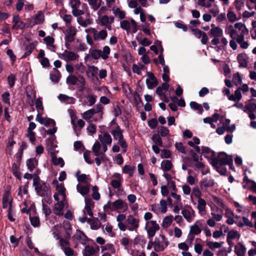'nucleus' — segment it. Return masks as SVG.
<instances>
[{
  "instance_id": "nucleus-34",
  "label": "nucleus",
  "mask_w": 256,
  "mask_h": 256,
  "mask_svg": "<svg viewBox=\"0 0 256 256\" xmlns=\"http://www.w3.org/2000/svg\"><path fill=\"white\" fill-rule=\"evenodd\" d=\"M237 236H238V238H240V234H238L237 231L234 230L230 231L227 236L226 240L228 243L230 244V240L235 238Z\"/></svg>"
},
{
  "instance_id": "nucleus-1",
  "label": "nucleus",
  "mask_w": 256,
  "mask_h": 256,
  "mask_svg": "<svg viewBox=\"0 0 256 256\" xmlns=\"http://www.w3.org/2000/svg\"><path fill=\"white\" fill-rule=\"evenodd\" d=\"M33 178V186L36 192L40 196H44L48 194L49 190V185L44 181H42L40 177L34 174Z\"/></svg>"
},
{
  "instance_id": "nucleus-15",
  "label": "nucleus",
  "mask_w": 256,
  "mask_h": 256,
  "mask_svg": "<svg viewBox=\"0 0 256 256\" xmlns=\"http://www.w3.org/2000/svg\"><path fill=\"white\" fill-rule=\"evenodd\" d=\"M98 139L102 144H106L108 145L111 144L112 142V138L111 136L106 132H102L98 136Z\"/></svg>"
},
{
  "instance_id": "nucleus-20",
  "label": "nucleus",
  "mask_w": 256,
  "mask_h": 256,
  "mask_svg": "<svg viewBox=\"0 0 256 256\" xmlns=\"http://www.w3.org/2000/svg\"><path fill=\"white\" fill-rule=\"evenodd\" d=\"M210 36L214 38H220L223 35V30L220 27L211 28L210 31Z\"/></svg>"
},
{
  "instance_id": "nucleus-10",
  "label": "nucleus",
  "mask_w": 256,
  "mask_h": 256,
  "mask_svg": "<svg viewBox=\"0 0 256 256\" xmlns=\"http://www.w3.org/2000/svg\"><path fill=\"white\" fill-rule=\"evenodd\" d=\"M215 182L214 180L208 177L204 178L200 182V188L202 192H206L208 188L212 187Z\"/></svg>"
},
{
  "instance_id": "nucleus-29",
  "label": "nucleus",
  "mask_w": 256,
  "mask_h": 256,
  "mask_svg": "<svg viewBox=\"0 0 256 256\" xmlns=\"http://www.w3.org/2000/svg\"><path fill=\"white\" fill-rule=\"evenodd\" d=\"M206 202L203 198H200L198 199V209L200 212L205 211L206 206Z\"/></svg>"
},
{
  "instance_id": "nucleus-59",
  "label": "nucleus",
  "mask_w": 256,
  "mask_h": 256,
  "mask_svg": "<svg viewBox=\"0 0 256 256\" xmlns=\"http://www.w3.org/2000/svg\"><path fill=\"white\" fill-rule=\"evenodd\" d=\"M30 221L32 225L34 227H38L40 226V219L37 216L30 218Z\"/></svg>"
},
{
  "instance_id": "nucleus-25",
  "label": "nucleus",
  "mask_w": 256,
  "mask_h": 256,
  "mask_svg": "<svg viewBox=\"0 0 256 256\" xmlns=\"http://www.w3.org/2000/svg\"><path fill=\"white\" fill-rule=\"evenodd\" d=\"M88 18L84 20L82 17H80L78 18V23L83 27H86L92 22V19L90 18V15L88 14Z\"/></svg>"
},
{
  "instance_id": "nucleus-27",
  "label": "nucleus",
  "mask_w": 256,
  "mask_h": 256,
  "mask_svg": "<svg viewBox=\"0 0 256 256\" xmlns=\"http://www.w3.org/2000/svg\"><path fill=\"white\" fill-rule=\"evenodd\" d=\"M96 250L92 246H86L83 251L84 256H94Z\"/></svg>"
},
{
  "instance_id": "nucleus-5",
  "label": "nucleus",
  "mask_w": 256,
  "mask_h": 256,
  "mask_svg": "<svg viewBox=\"0 0 256 256\" xmlns=\"http://www.w3.org/2000/svg\"><path fill=\"white\" fill-rule=\"evenodd\" d=\"M126 222L128 226V230L130 231H136L139 227L140 220L131 214L127 216Z\"/></svg>"
},
{
  "instance_id": "nucleus-50",
  "label": "nucleus",
  "mask_w": 256,
  "mask_h": 256,
  "mask_svg": "<svg viewBox=\"0 0 256 256\" xmlns=\"http://www.w3.org/2000/svg\"><path fill=\"white\" fill-rule=\"evenodd\" d=\"M227 18L230 22H234L236 20V16L234 12L229 9L227 14Z\"/></svg>"
},
{
  "instance_id": "nucleus-8",
  "label": "nucleus",
  "mask_w": 256,
  "mask_h": 256,
  "mask_svg": "<svg viewBox=\"0 0 256 256\" xmlns=\"http://www.w3.org/2000/svg\"><path fill=\"white\" fill-rule=\"evenodd\" d=\"M86 32H89L93 35L94 39L96 41L104 40L107 37L108 33L104 30L100 32L97 31L94 28H90L86 30Z\"/></svg>"
},
{
  "instance_id": "nucleus-45",
  "label": "nucleus",
  "mask_w": 256,
  "mask_h": 256,
  "mask_svg": "<svg viewBox=\"0 0 256 256\" xmlns=\"http://www.w3.org/2000/svg\"><path fill=\"white\" fill-rule=\"evenodd\" d=\"M70 244V242L67 239H64L63 238H60L58 245L61 248L62 250L64 249L67 246H68Z\"/></svg>"
},
{
  "instance_id": "nucleus-63",
  "label": "nucleus",
  "mask_w": 256,
  "mask_h": 256,
  "mask_svg": "<svg viewBox=\"0 0 256 256\" xmlns=\"http://www.w3.org/2000/svg\"><path fill=\"white\" fill-rule=\"evenodd\" d=\"M244 0H236L235 8L238 10H240L244 6Z\"/></svg>"
},
{
  "instance_id": "nucleus-3",
  "label": "nucleus",
  "mask_w": 256,
  "mask_h": 256,
  "mask_svg": "<svg viewBox=\"0 0 256 256\" xmlns=\"http://www.w3.org/2000/svg\"><path fill=\"white\" fill-rule=\"evenodd\" d=\"M220 164L230 165L232 164V160L225 155L223 152H220L218 157L214 158L212 160V165H218Z\"/></svg>"
},
{
  "instance_id": "nucleus-56",
  "label": "nucleus",
  "mask_w": 256,
  "mask_h": 256,
  "mask_svg": "<svg viewBox=\"0 0 256 256\" xmlns=\"http://www.w3.org/2000/svg\"><path fill=\"white\" fill-rule=\"evenodd\" d=\"M122 180H112L110 182V185L115 189L120 188L122 186Z\"/></svg>"
},
{
  "instance_id": "nucleus-6",
  "label": "nucleus",
  "mask_w": 256,
  "mask_h": 256,
  "mask_svg": "<svg viewBox=\"0 0 256 256\" xmlns=\"http://www.w3.org/2000/svg\"><path fill=\"white\" fill-rule=\"evenodd\" d=\"M76 32L77 30L76 28L71 26L66 30L64 39L66 46L67 44H68L71 43L74 40Z\"/></svg>"
},
{
  "instance_id": "nucleus-31",
  "label": "nucleus",
  "mask_w": 256,
  "mask_h": 256,
  "mask_svg": "<svg viewBox=\"0 0 256 256\" xmlns=\"http://www.w3.org/2000/svg\"><path fill=\"white\" fill-rule=\"evenodd\" d=\"M155 44H156L158 46V47L161 50V54L158 56V60H159V62L162 66H164L165 64V62H164V56H163V55L162 54L164 50H163V48H162V46L161 44V42H160L157 40Z\"/></svg>"
},
{
  "instance_id": "nucleus-13",
  "label": "nucleus",
  "mask_w": 256,
  "mask_h": 256,
  "mask_svg": "<svg viewBox=\"0 0 256 256\" xmlns=\"http://www.w3.org/2000/svg\"><path fill=\"white\" fill-rule=\"evenodd\" d=\"M148 78L146 80V84L148 89H152L158 85V80L154 74L148 72Z\"/></svg>"
},
{
  "instance_id": "nucleus-30",
  "label": "nucleus",
  "mask_w": 256,
  "mask_h": 256,
  "mask_svg": "<svg viewBox=\"0 0 256 256\" xmlns=\"http://www.w3.org/2000/svg\"><path fill=\"white\" fill-rule=\"evenodd\" d=\"M44 20V16L41 13L39 12L36 15L35 18L34 19V22H32V25L34 26L35 24H40L42 23Z\"/></svg>"
},
{
  "instance_id": "nucleus-51",
  "label": "nucleus",
  "mask_w": 256,
  "mask_h": 256,
  "mask_svg": "<svg viewBox=\"0 0 256 256\" xmlns=\"http://www.w3.org/2000/svg\"><path fill=\"white\" fill-rule=\"evenodd\" d=\"M175 199L174 204H180V206H182V203L181 202V196L180 194H176L174 192H172L170 194Z\"/></svg>"
},
{
  "instance_id": "nucleus-41",
  "label": "nucleus",
  "mask_w": 256,
  "mask_h": 256,
  "mask_svg": "<svg viewBox=\"0 0 256 256\" xmlns=\"http://www.w3.org/2000/svg\"><path fill=\"white\" fill-rule=\"evenodd\" d=\"M201 190H200L198 186H194L192 191L191 196H194L198 199L201 198L202 196V192Z\"/></svg>"
},
{
  "instance_id": "nucleus-18",
  "label": "nucleus",
  "mask_w": 256,
  "mask_h": 256,
  "mask_svg": "<svg viewBox=\"0 0 256 256\" xmlns=\"http://www.w3.org/2000/svg\"><path fill=\"white\" fill-rule=\"evenodd\" d=\"M246 248L241 243L239 242L234 247V252L238 256H245Z\"/></svg>"
},
{
  "instance_id": "nucleus-42",
  "label": "nucleus",
  "mask_w": 256,
  "mask_h": 256,
  "mask_svg": "<svg viewBox=\"0 0 256 256\" xmlns=\"http://www.w3.org/2000/svg\"><path fill=\"white\" fill-rule=\"evenodd\" d=\"M67 62L78 60L79 56L72 52L67 50Z\"/></svg>"
},
{
  "instance_id": "nucleus-16",
  "label": "nucleus",
  "mask_w": 256,
  "mask_h": 256,
  "mask_svg": "<svg viewBox=\"0 0 256 256\" xmlns=\"http://www.w3.org/2000/svg\"><path fill=\"white\" fill-rule=\"evenodd\" d=\"M110 133L116 140H122V138H124L123 130L118 126H117L115 128L112 129L110 131Z\"/></svg>"
},
{
  "instance_id": "nucleus-35",
  "label": "nucleus",
  "mask_w": 256,
  "mask_h": 256,
  "mask_svg": "<svg viewBox=\"0 0 256 256\" xmlns=\"http://www.w3.org/2000/svg\"><path fill=\"white\" fill-rule=\"evenodd\" d=\"M26 165L28 170L32 172L37 165V162L34 158H30L26 161Z\"/></svg>"
},
{
  "instance_id": "nucleus-49",
  "label": "nucleus",
  "mask_w": 256,
  "mask_h": 256,
  "mask_svg": "<svg viewBox=\"0 0 256 256\" xmlns=\"http://www.w3.org/2000/svg\"><path fill=\"white\" fill-rule=\"evenodd\" d=\"M89 4L91 6L92 8L96 11L100 6V4L98 3V0H87Z\"/></svg>"
},
{
  "instance_id": "nucleus-46",
  "label": "nucleus",
  "mask_w": 256,
  "mask_h": 256,
  "mask_svg": "<svg viewBox=\"0 0 256 256\" xmlns=\"http://www.w3.org/2000/svg\"><path fill=\"white\" fill-rule=\"evenodd\" d=\"M256 110V104L254 103H249L245 106L244 112H246L248 111L249 112H254Z\"/></svg>"
},
{
  "instance_id": "nucleus-22",
  "label": "nucleus",
  "mask_w": 256,
  "mask_h": 256,
  "mask_svg": "<svg viewBox=\"0 0 256 256\" xmlns=\"http://www.w3.org/2000/svg\"><path fill=\"white\" fill-rule=\"evenodd\" d=\"M64 207V205L62 202H58L54 206V212L57 216L62 215L63 212H62Z\"/></svg>"
},
{
  "instance_id": "nucleus-60",
  "label": "nucleus",
  "mask_w": 256,
  "mask_h": 256,
  "mask_svg": "<svg viewBox=\"0 0 256 256\" xmlns=\"http://www.w3.org/2000/svg\"><path fill=\"white\" fill-rule=\"evenodd\" d=\"M175 146L176 149L180 152L182 154H186L185 148L183 146L182 142H176L175 144Z\"/></svg>"
},
{
  "instance_id": "nucleus-48",
  "label": "nucleus",
  "mask_w": 256,
  "mask_h": 256,
  "mask_svg": "<svg viewBox=\"0 0 256 256\" xmlns=\"http://www.w3.org/2000/svg\"><path fill=\"white\" fill-rule=\"evenodd\" d=\"M77 76L74 75H70L66 78V82L68 84L75 85L77 83Z\"/></svg>"
},
{
  "instance_id": "nucleus-9",
  "label": "nucleus",
  "mask_w": 256,
  "mask_h": 256,
  "mask_svg": "<svg viewBox=\"0 0 256 256\" xmlns=\"http://www.w3.org/2000/svg\"><path fill=\"white\" fill-rule=\"evenodd\" d=\"M148 226H150L146 230L148 238H151L155 235L156 232L159 230L160 226L155 220H150L146 222V228Z\"/></svg>"
},
{
  "instance_id": "nucleus-23",
  "label": "nucleus",
  "mask_w": 256,
  "mask_h": 256,
  "mask_svg": "<svg viewBox=\"0 0 256 256\" xmlns=\"http://www.w3.org/2000/svg\"><path fill=\"white\" fill-rule=\"evenodd\" d=\"M78 192L83 196H86L90 191V187L88 186H84L78 184L76 186Z\"/></svg>"
},
{
  "instance_id": "nucleus-7",
  "label": "nucleus",
  "mask_w": 256,
  "mask_h": 256,
  "mask_svg": "<svg viewBox=\"0 0 256 256\" xmlns=\"http://www.w3.org/2000/svg\"><path fill=\"white\" fill-rule=\"evenodd\" d=\"M103 108H104L101 104H98L92 108L85 112L83 114L82 118L86 120H88L94 114L101 112Z\"/></svg>"
},
{
  "instance_id": "nucleus-26",
  "label": "nucleus",
  "mask_w": 256,
  "mask_h": 256,
  "mask_svg": "<svg viewBox=\"0 0 256 256\" xmlns=\"http://www.w3.org/2000/svg\"><path fill=\"white\" fill-rule=\"evenodd\" d=\"M237 60L239 64L240 67L246 68L248 66L246 60V55L243 54H238Z\"/></svg>"
},
{
  "instance_id": "nucleus-4",
  "label": "nucleus",
  "mask_w": 256,
  "mask_h": 256,
  "mask_svg": "<svg viewBox=\"0 0 256 256\" xmlns=\"http://www.w3.org/2000/svg\"><path fill=\"white\" fill-rule=\"evenodd\" d=\"M161 240H156L154 242V248L156 252H160L163 251L168 245L169 242L164 235L160 236Z\"/></svg>"
},
{
  "instance_id": "nucleus-37",
  "label": "nucleus",
  "mask_w": 256,
  "mask_h": 256,
  "mask_svg": "<svg viewBox=\"0 0 256 256\" xmlns=\"http://www.w3.org/2000/svg\"><path fill=\"white\" fill-rule=\"evenodd\" d=\"M158 132L162 137H164L169 135L170 133L168 129L164 126L158 127Z\"/></svg>"
},
{
  "instance_id": "nucleus-39",
  "label": "nucleus",
  "mask_w": 256,
  "mask_h": 256,
  "mask_svg": "<svg viewBox=\"0 0 256 256\" xmlns=\"http://www.w3.org/2000/svg\"><path fill=\"white\" fill-rule=\"evenodd\" d=\"M226 164H220L218 165H212L216 170L222 175H224L226 173V169L225 167Z\"/></svg>"
},
{
  "instance_id": "nucleus-12",
  "label": "nucleus",
  "mask_w": 256,
  "mask_h": 256,
  "mask_svg": "<svg viewBox=\"0 0 256 256\" xmlns=\"http://www.w3.org/2000/svg\"><path fill=\"white\" fill-rule=\"evenodd\" d=\"M72 238L74 240H78L79 242L84 245L86 244L88 241V237L82 230H76Z\"/></svg>"
},
{
  "instance_id": "nucleus-62",
  "label": "nucleus",
  "mask_w": 256,
  "mask_h": 256,
  "mask_svg": "<svg viewBox=\"0 0 256 256\" xmlns=\"http://www.w3.org/2000/svg\"><path fill=\"white\" fill-rule=\"evenodd\" d=\"M42 210L46 217L49 216L52 212L50 208L45 204H42Z\"/></svg>"
},
{
  "instance_id": "nucleus-2",
  "label": "nucleus",
  "mask_w": 256,
  "mask_h": 256,
  "mask_svg": "<svg viewBox=\"0 0 256 256\" xmlns=\"http://www.w3.org/2000/svg\"><path fill=\"white\" fill-rule=\"evenodd\" d=\"M128 208V204L126 202L120 199L117 200L114 202L108 201L106 204L104 206V209L105 210H110L112 212L118 210H123L124 212Z\"/></svg>"
},
{
  "instance_id": "nucleus-55",
  "label": "nucleus",
  "mask_w": 256,
  "mask_h": 256,
  "mask_svg": "<svg viewBox=\"0 0 256 256\" xmlns=\"http://www.w3.org/2000/svg\"><path fill=\"white\" fill-rule=\"evenodd\" d=\"M160 211L162 213H166L167 211V202L164 200H161L160 202Z\"/></svg>"
},
{
  "instance_id": "nucleus-61",
  "label": "nucleus",
  "mask_w": 256,
  "mask_h": 256,
  "mask_svg": "<svg viewBox=\"0 0 256 256\" xmlns=\"http://www.w3.org/2000/svg\"><path fill=\"white\" fill-rule=\"evenodd\" d=\"M190 232L192 234L196 235L200 233L201 230L198 226L195 224L190 226Z\"/></svg>"
},
{
  "instance_id": "nucleus-47",
  "label": "nucleus",
  "mask_w": 256,
  "mask_h": 256,
  "mask_svg": "<svg viewBox=\"0 0 256 256\" xmlns=\"http://www.w3.org/2000/svg\"><path fill=\"white\" fill-rule=\"evenodd\" d=\"M110 48L108 46H104L102 50V58L103 60H106L108 58V54L110 53Z\"/></svg>"
},
{
  "instance_id": "nucleus-28",
  "label": "nucleus",
  "mask_w": 256,
  "mask_h": 256,
  "mask_svg": "<svg viewBox=\"0 0 256 256\" xmlns=\"http://www.w3.org/2000/svg\"><path fill=\"white\" fill-rule=\"evenodd\" d=\"M140 35L141 34H139L138 36H136V40L138 41L140 44L144 46H148L151 44L152 42L148 40L147 38H142Z\"/></svg>"
},
{
  "instance_id": "nucleus-14",
  "label": "nucleus",
  "mask_w": 256,
  "mask_h": 256,
  "mask_svg": "<svg viewBox=\"0 0 256 256\" xmlns=\"http://www.w3.org/2000/svg\"><path fill=\"white\" fill-rule=\"evenodd\" d=\"M181 213L188 222H190L192 218L194 216V211L190 206L182 210Z\"/></svg>"
},
{
  "instance_id": "nucleus-32",
  "label": "nucleus",
  "mask_w": 256,
  "mask_h": 256,
  "mask_svg": "<svg viewBox=\"0 0 256 256\" xmlns=\"http://www.w3.org/2000/svg\"><path fill=\"white\" fill-rule=\"evenodd\" d=\"M162 170L164 171H169L172 168V164L168 160H163L161 164Z\"/></svg>"
},
{
  "instance_id": "nucleus-21",
  "label": "nucleus",
  "mask_w": 256,
  "mask_h": 256,
  "mask_svg": "<svg viewBox=\"0 0 256 256\" xmlns=\"http://www.w3.org/2000/svg\"><path fill=\"white\" fill-rule=\"evenodd\" d=\"M60 74L59 71L56 68H54L52 72L50 74V80L54 83H58L60 80Z\"/></svg>"
},
{
  "instance_id": "nucleus-33",
  "label": "nucleus",
  "mask_w": 256,
  "mask_h": 256,
  "mask_svg": "<svg viewBox=\"0 0 256 256\" xmlns=\"http://www.w3.org/2000/svg\"><path fill=\"white\" fill-rule=\"evenodd\" d=\"M152 140L154 142V145H158L160 146H162V141L160 136L158 134H156L152 135Z\"/></svg>"
},
{
  "instance_id": "nucleus-54",
  "label": "nucleus",
  "mask_w": 256,
  "mask_h": 256,
  "mask_svg": "<svg viewBox=\"0 0 256 256\" xmlns=\"http://www.w3.org/2000/svg\"><path fill=\"white\" fill-rule=\"evenodd\" d=\"M120 28L126 30H129L131 28L130 22L127 20H123L120 22Z\"/></svg>"
},
{
  "instance_id": "nucleus-24",
  "label": "nucleus",
  "mask_w": 256,
  "mask_h": 256,
  "mask_svg": "<svg viewBox=\"0 0 256 256\" xmlns=\"http://www.w3.org/2000/svg\"><path fill=\"white\" fill-rule=\"evenodd\" d=\"M58 98L62 102H64L67 104H74L75 102V99L74 98L64 94H60L58 96Z\"/></svg>"
},
{
  "instance_id": "nucleus-52",
  "label": "nucleus",
  "mask_w": 256,
  "mask_h": 256,
  "mask_svg": "<svg viewBox=\"0 0 256 256\" xmlns=\"http://www.w3.org/2000/svg\"><path fill=\"white\" fill-rule=\"evenodd\" d=\"M207 245L212 250H214L216 248H220L222 246V243L218 242H208Z\"/></svg>"
},
{
  "instance_id": "nucleus-11",
  "label": "nucleus",
  "mask_w": 256,
  "mask_h": 256,
  "mask_svg": "<svg viewBox=\"0 0 256 256\" xmlns=\"http://www.w3.org/2000/svg\"><path fill=\"white\" fill-rule=\"evenodd\" d=\"M70 4L72 8V13L75 16H78L84 14L83 10L78 9L81 4L80 0H70Z\"/></svg>"
},
{
  "instance_id": "nucleus-57",
  "label": "nucleus",
  "mask_w": 256,
  "mask_h": 256,
  "mask_svg": "<svg viewBox=\"0 0 256 256\" xmlns=\"http://www.w3.org/2000/svg\"><path fill=\"white\" fill-rule=\"evenodd\" d=\"M233 82L236 85L240 84L242 82V80L238 73L234 74L232 78Z\"/></svg>"
},
{
  "instance_id": "nucleus-36",
  "label": "nucleus",
  "mask_w": 256,
  "mask_h": 256,
  "mask_svg": "<svg viewBox=\"0 0 256 256\" xmlns=\"http://www.w3.org/2000/svg\"><path fill=\"white\" fill-rule=\"evenodd\" d=\"M90 52L92 57L95 60L102 58V50H91Z\"/></svg>"
},
{
  "instance_id": "nucleus-19",
  "label": "nucleus",
  "mask_w": 256,
  "mask_h": 256,
  "mask_svg": "<svg viewBox=\"0 0 256 256\" xmlns=\"http://www.w3.org/2000/svg\"><path fill=\"white\" fill-rule=\"evenodd\" d=\"M100 23L101 25L104 26L109 30H111L112 26L110 24V22H109V16L106 15H104L98 18Z\"/></svg>"
},
{
  "instance_id": "nucleus-53",
  "label": "nucleus",
  "mask_w": 256,
  "mask_h": 256,
  "mask_svg": "<svg viewBox=\"0 0 256 256\" xmlns=\"http://www.w3.org/2000/svg\"><path fill=\"white\" fill-rule=\"evenodd\" d=\"M34 45L32 44L27 45L26 47V52L23 56V57L26 58L34 50Z\"/></svg>"
},
{
  "instance_id": "nucleus-44",
  "label": "nucleus",
  "mask_w": 256,
  "mask_h": 256,
  "mask_svg": "<svg viewBox=\"0 0 256 256\" xmlns=\"http://www.w3.org/2000/svg\"><path fill=\"white\" fill-rule=\"evenodd\" d=\"M52 160L53 164L56 166L60 165L61 168L63 167L64 166V162L63 159L60 157L57 158L54 156L52 158Z\"/></svg>"
},
{
  "instance_id": "nucleus-17",
  "label": "nucleus",
  "mask_w": 256,
  "mask_h": 256,
  "mask_svg": "<svg viewBox=\"0 0 256 256\" xmlns=\"http://www.w3.org/2000/svg\"><path fill=\"white\" fill-rule=\"evenodd\" d=\"M101 144L98 142H96L92 147V150L96 156H100L102 160H104V154L100 152Z\"/></svg>"
},
{
  "instance_id": "nucleus-43",
  "label": "nucleus",
  "mask_w": 256,
  "mask_h": 256,
  "mask_svg": "<svg viewBox=\"0 0 256 256\" xmlns=\"http://www.w3.org/2000/svg\"><path fill=\"white\" fill-rule=\"evenodd\" d=\"M190 106L194 110H198L200 114H202L203 112V108L202 105L195 102H190Z\"/></svg>"
},
{
  "instance_id": "nucleus-40",
  "label": "nucleus",
  "mask_w": 256,
  "mask_h": 256,
  "mask_svg": "<svg viewBox=\"0 0 256 256\" xmlns=\"http://www.w3.org/2000/svg\"><path fill=\"white\" fill-rule=\"evenodd\" d=\"M172 216H166L163 220L162 226L166 228L170 226L172 221Z\"/></svg>"
},
{
  "instance_id": "nucleus-64",
  "label": "nucleus",
  "mask_w": 256,
  "mask_h": 256,
  "mask_svg": "<svg viewBox=\"0 0 256 256\" xmlns=\"http://www.w3.org/2000/svg\"><path fill=\"white\" fill-rule=\"evenodd\" d=\"M62 250L66 256H73L74 255V251L69 246L65 248Z\"/></svg>"
},
{
  "instance_id": "nucleus-38",
  "label": "nucleus",
  "mask_w": 256,
  "mask_h": 256,
  "mask_svg": "<svg viewBox=\"0 0 256 256\" xmlns=\"http://www.w3.org/2000/svg\"><path fill=\"white\" fill-rule=\"evenodd\" d=\"M234 26L236 28L241 31L240 33L248 34V30L246 26L242 22H238L234 24Z\"/></svg>"
},
{
  "instance_id": "nucleus-58",
  "label": "nucleus",
  "mask_w": 256,
  "mask_h": 256,
  "mask_svg": "<svg viewBox=\"0 0 256 256\" xmlns=\"http://www.w3.org/2000/svg\"><path fill=\"white\" fill-rule=\"evenodd\" d=\"M87 98L88 100V105L89 106H92L94 105L96 100V96H94L93 94H89L87 96Z\"/></svg>"
}]
</instances>
